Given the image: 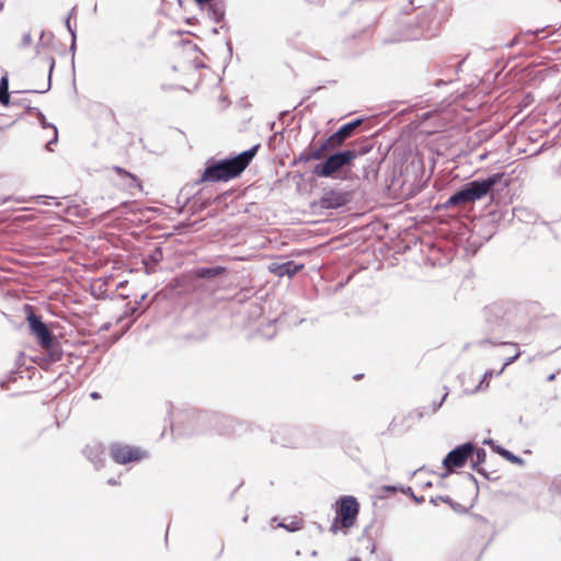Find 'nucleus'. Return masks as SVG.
<instances>
[{"instance_id": "obj_36", "label": "nucleus", "mask_w": 561, "mask_h": 561, "mask_svg": "<svg viewBox=\"0 0 561 561\" xmlns=\"http://www.w3.org/2000/svg\"><path fill=\"white\" fill-rule=\"evenodd\" d=\"M107 483L111 485H116L117 481L115 479H108Z\"/></svg>"}, {"instance_id": "obj_20", "label": "nucleus", "mask_w": 561, "mask_h": 561, "mask_svg": "<svg viewBox=\"0 0 561 561\" xmlns=\"http://www.w3.org/2000/svg\"><path fill=\"white\" fill-rule=\"evenodd\" d=\"M207 14L210 20H213L216 23H219L224 19L225 12L220 7L210 4L208 7Z\"/></svg>"}, {"instance_id": "obj_23", "label": "nucleus", "mask_w": 561, "mask_h": 561, "mask_svg": "<svg viewBox=\"0 0 561 561\" xmlns=\"http://www.w3.org/2000/svg\"><path fill=\"white\" fill-rule=\"evenodd\" d=\"M519 356H520V352L518 351V352H516V354H515V355H513V356H511V357L506 358V359H505V362H504L503 367L500 369V371H497V374H496V375H501V374L504 371V369H505L508 365L513 364V363H514V362H515Z\"/></svg>"}, {"instance_id": "obj_7", "label": "nucleus", "mask_w": 561, "mask_h": 561, "mask_svg": "<svg viewBox=\"0 0 561 561\" xmlns=\"http://www.w3.org/2000/svg\"><path fill=\"white\" fill-rule=\"evenodd\" d=\"M484 318L488 330L492 333H501L512 325V314L506 312L502 306L492 305L485 308Z\"/></svg>"}, {"instance_id": "obj_25", "label": "nucleus", "mask_w": 561, "mask_h": 561, "mask_svg": "<svg viewBox=\"0 0 561 561\" xmlns=\"http://www.w3.org/2000/svg\"><path fill=\"white\" fill-rule=\"evenodd\" d=\"M54 59L50 60V65H49V75H48V81H47V84L44 89L42 90H38L37 92L39 93H44L46 91H48L50 89V76H51V71H53V68H54Z\"/></svg>"}, {"instance_id": "obj_34", "label": "nucleus", "mask_w": 561, "mask_h": 561, "mask_svg": "<svg viewBox=\"0 0 561 561\" xmlns=\"http://www.w3.org/2000/svg\"><path fill=\"white\" fill-rule=\"evenodd\" d=\"M408 491H409V492H412L411 488H408ZM411 494H412V496H413V499H414V501H415V502H417V503H421V502H422V499H421V497L415 496L413 493H411Z\"/></svg>"}, {"instance_id": "obj_28", "label": "nucleus", "mask_w": 561, "mask_h": 561, "mask_svg": "<svg viewBox=\"0 0 561 561\" xmlns=\"http://www.w3.org/2000/svg\"><path fill=\"white\" fill-rule=\"evenodd\" d=\"M65 25H66L67 30L69 31V33L71 34V36H73V34H76V32L70 24V16L66 18Z\"/></svg>"}, {"instance_id": "obj_37", "label": "nucleus", "mask_w": 561, "mask_h": 561, "mask_svg": "<svg viewBox=\"0 0 561 561\" xmlns=\"http://www.w3.org/2000/svg\"><path fill=\"white\" fill-rule=\"evenodd\" d=\"M197 3L199 4H203V3H208L210 2L211 0H195Z\"/></svg>"}, {"instance_id": "obj_29", "label": "nucleus", "mask_w": 561, "mask_h": 561, "mask_svg": "<svg viewBox=\"0 0 561 561\" xmlns=\"http://www.w3.org/2000/svg\"><path fill=\"white\" fill-rule=\"evenodd\" d=\"M0 87L7 88V90L9 91V82H8V79L5 77L1 78Z\"/></svg>"}, {"instance_id": "obj_26", "label": "nucleus", "mask_w": 561, "mask_h": 561, "mask_svg": "<svg viewBox=\"0 0 561 561\" xmlns=\"http://www.w3.org/2000/svg\"><path fill=\"white\" fill-rule=\"evenodd\" d=\"M363 123V118H357L353 122L347 123V127H350L351 131H354L360 124Z\"/></svg>"}, {"instance_id": "obj_33", "label": "nucleus", "mask_w": 561, "mask_h": 561, "mask_svg": "<svg viewBox=\"0 0 561 561\" xmlns=\"http://www.w3.org/2000/svg\"><path fill=\"white\" fill-rule=\"evenodd\" d=\"M483 445H490V446H492L493 449H494V447H496L492 439H484Z\"/></svg>"}, {"instance_id": "obj_35", "label": "nucleus", "mask_w": 561, "mask_h": 561, "mask_svg": "<svg viewBox=\"0 0 561 561\" xmlns=\"http://www.w3.org/2000/svg\"><path fill=\"white\" fill-rule=\"evenodd\" d=\"M90 397H91L92 399L96 400V399H99L101 396H100V393H98V392H92V393L90 394Z\"/></svg>"}, {"instance_id": "obj_8", "label": "nucleus", "mask_w": 561, "mask_h": 561, "mask_svg": "<svg viewBox=\"0 0 561 561\" xmlns=\"http://www.w3.org/2000/svg\"><path fill=\"white\" fill-rule=\"evenodd\" d=\"M472 451V443L461 444L446 455L443 460V465L447 470L461 468L467 462Z\"/></svg>"}, {"instance_id": "obj_3", "label": "nucleus", "mask_w": 561, "mask_h": 561, "mask_svg": "<svg viewBox=\"0 0 561 561\" xmlns=\"http://www.w3.org/2000/svg\"><path fill=\"white\" fill-rule=\"evenodd\" d=\"M370 149V145H364L359 148L335 151L329 154L323 162L317 164L313 173L320 178H335L339 171L351 165L354 159L369 152Z\"/></svg>"}, {"instance_id": "obj_18", "label": "nucleus", "mask_w": 561, "mask_h": 561, "mask_svg": "<svg viewBox=\"0 0 561 561\" xmlns=\"http://www.w3.org/2000/svg\"><path fill=\"white\" fill-rule=\"evenodd\" d=\"M225 272V268L221 266L214 267H201L196 270L195 275L199 278L211 279Z\"/></svg>"}, {"instance_id": "obj_24", "label": "nucleus", "mask_w": 561, "mask_h": 561, "mask_svg": "<svg viewBox=\"0 0 561 561\" xmlns=\"http://www.w3.org/2000/svg\"><path fill=\"white\" fill-rule=\"evenodd\" d=\"M486 344H492V345H496V344H504L503 342H496V341H492V340H489V339H485V340H480L479 342H477V345L478 346H485ZM511 345L517 347V344L516 343H510Z\"/></svg>"}, {"instance_id": "obj_22", "label": "nucleus", "mask_w": 561, "mask_h": 561, "mask_svg": "<svg viewBox=\"0 0 561 561\" xmlns=\"http://www.w3.org/2000/svg\"><path fill=\"white\" fill-rule=\"evenodd\" d=\"M0 103L8 105L10 103V94L7 88L0 87Z\"/></svg>"}, {"instance_id": "obj_11", "label": "nucleus", "mask_w": 561, "mask_h": 561, "mask_svg": "<svg viewBox=\"0 0 561 561\" xmlns=\"http://www.w3.org/2000/svg\"><path fill=\"white\" fill-rule=\"evenodd\" d=\"M445 389V393L444 396L442 397L440 401L439 402H436L434 401L431 405L428 407H422V408H417L413 411H411L409 413V417L410 419H413V420H416V421H420L422 417H424L425 415H432V414H435L439 409L440 407L443 405V403L445 402V400L447 399V396H448V390H447V387H444Z\"/></svg>"}, {"instance_id": "obj_1", "label": "nucleus", "mask_w": 561, "mask_h": 561, "mask_svg": "<svg viewBox=\"0 0 561 561\" xmlns=\"http://www.w3.org/2000/svg\"><path fill=\"white\" fill-rule=\"evenodd\" d=\"M259 148L260 145H255L236 157L209 164L196 181V184L203 182H227L239 176L255 157Z\"/></svg>"}, {"instance_id": "obj_19", "label": "nucleus", "mask_w": 561, "mask_h": 561, "mask_svg": "<svg viewBox=\"0 0 561 561\" xmlns=\"http://www.w3.org/2000/svg\"><path fill=\"white\" fill-rule=\"evenodd\" d=\"M494 450L500 456H502L504 459L508 460L512 463H516V465H523L524 463V460L519 456L514 455L513 453H511L510 450H507V449H505V448H503L501 446L496 445V447H494Z\"/></svg>"}, {"instance_id": "obj_9", "label": "nucleus", "mask_w": 561, "mask_h": 561, "mask_svg": "<svg viewBox=\"0 0 561 561\" xmlns=\"http://www.w3.org/2000/svg\"><path fill=\"white\" fill-rule=\"evenodd\" d=\"M304 268V264L296 263L294 261H286L283 263H271L268 271L278 277L288 276L293 277Z\"/></svg>"}, {"instance_id": "obj_5", "label": "nucleus", "mask_w": 561, "mask_h": 561, "mask_svg": "<svg viewBox=\"0 0 561 561\" xmlns=\"http://www.w3.org/2000/svg\"><path fill=\"white\" fill-rule=\"evenodd\" d=\"M336 504V517L330 527V530L334 534H336L340 528L352 527L359 513V504L356 497L352 495L341 496Z\"/></svg>"}, {"instance_id": "obj_12", "label": "nucleus", "mask_w": 561, "mask_h": 561, "mask_svg": "<svg viewBox=\"0 0 561 561\" xmlns=\"http://www.w3.org/2000/svg\"><path fill=\"white\" fill-rule=\"evenodd\" d=\"M114 171L122 178L124 187L131 194H134L135 191L141 192L142 187L136 175L129 173L121 167H114Z\"/></svg>"}, {"instance_id": "obj_27", "label": "nucleus", "mask_w": 561, "mask_h": 561, "mask_svg": "<svg viewBox=\"0 0 561 561\" xmlns=\"http://www.w3.org/2000/svg\"><path fill=\"white\" fill-rule=\"evenodd\" d=\"M21 44L23 47L30 46L32 44V36L30 33L23 35Z\"/></svg>"}, {"instance_id": "obj_16", "label": "nucleus", "mask_w": 561, "mask_h": 561, "mask_svg": "<svg viewBox=\"0 0 561 561\" xmlns=\"http://www.w3.org/2000/svg\"><path fill=\"white\" fill-rule=\"evenodd\" d=\"M472 468L480 474L486 477V472L483 468H480V465L483 463L486 459V451L483 448L476 447L473 445V451L469 457Z\"/></svg>"}, {"instance_id": "obj_4", "label": "nucleus", "mask_w": 561, "mask_h": 561, "mask_svg": "<svg viewBox=\"0 0 561 561\" xmlns=\"http://www.w3.org/2000/svg\"><path fill=\"white\" fill-rule=\"evenodd\" d=\"M27 310L26 320L28 322L31 334L34 335L42 348L49 352L50 359L57 362L61 358V353L54 350V335L41 319L32 312V307L26 305Z\"/></svg>"}, {"instance_id": "obj_30", "label": "nucleus", "mask_w": 561, "mask_h": 561, "mask_svg": "<svg viewBox=\"0 0 561 561\" xmlns=\"http://www.w3.org/2000/svg\"><path fill=\"white\" fill-rule=\"evenodd\" d=\"M383 489L387 491V492H390V493H394L397 492L398 488L394 486V485H386L383 486Z\"/></svg>"}, {"instance_id": "obj_31", "label": "nucleus", "mask_w": 561, "mask_h": 561, "mask_svg": "<svg viewBox=\"0 0 561 561\" xmlns=\"http://www.w3.org/2000/svg\"><path fill=\"white\" fill-rule=\"evenodd\" d=\"M71 45H70V51L73 54L76 50V34H73Z\"/></svg>"}, {"instance_id": "obj_17", "label": "nucleus", "mask_w": 561, "mask_h": 561, "mask_svg": "<svg viewBox=\"0 0 561 561\" xmlns=\"http://www.w3.org/2000/svg\"><path fill=\"white\" fill-rule=\"evenodd\" d=\"M334 146L328 144V138L317 148L306 153V160H321L328 152L335 151Z\"/></svg>"}, {"instance_id": "obj_39", "label": "nucleus", "mask_w": 561, "mask_h": 561, "mask_svg": "<svg viewBox=\"0 0 561 561\" xmlns=\"http://www.w3.org/2000/svg\"><path fill=\"white\" fill-rule=\"evenodd\" d=\"M75 12H76V7H73V8L70 10V12H69V15H68V16H70V18H71V16L73 15V13H75Z\"/></svg>"}, {"instance_id": "obj_21", "label": "nucleus", "mask_w": 561, "mask_h": 561, "mask_svg": "<svg viewBox=\"0 0 561 561\" xmlns=\"http://www.w3.org/2000/svg\"><path fill=\"white\" fill-rule=\"evenodd\" d=\"M494 375L493 370H486L477 388L473 390V392L482 391L489 388V379Z\"/></svg>"}, {"instance_id": "obj_6", "label": "nucleus", "mask_w": 561, "mask_h": 561, "mask_svg": "<svg viewBox=\"0 0 561 561\" xmlns=\"http://www.w3.org/2000/svg\"><path fill=\"white\" fill-rule=\"evenodd\" d=\"M110 456L118 465L139 462L148 457V453L139 447L113 443L110 446Z\"/></svg>"}, {"instance_id": "obj_10", "label": "nucleus", "mask_w": 561, "mask_h": 561, "mask_svg": "<svg viewBox=\"0 0 561 561\" xmlns=\"http://www.w3.org/2000/svg\"><path fill=\"white\" fill-rule=\"evenodd\" d=\"M84 455L94 465L95 469H101L105 463V449L100 443H92L84 448Z\"/></svg>"}, {"instance_id": "obj_38", "label": "nucleus", "mask_w": 561, "mask_h": 561, "mask_svg": "<svg viewBox=\"0 0 561 561\" xmlns=\"http://www.w3.org/2000/svg\"><path fill=\"white\" fill-rule=\"evenodd\" d=\"M554 378H556V375L551 374V375L548 376L547 380L548 381H552V380H554Z\"/></svg>"}, {"instance_id": "obj_32", "label": "nucleus", "mask_w": 561, "mask_h": 561, "mask_svg": "<svg viewBox=\"0 0 561 561\" xmlns=\"http://www.w3.org/2000/svg\"><path fill=\"white\" fill-rule=\"evenodd\" d=\"M438 499H439L442 502H444V503H448V504H450V503H451V500H450V497H449V496H439Z\"/></svg>"}, {"instance_id": "obj_15", "label": "nucleus", "mask_w": 561, "mask_h": 561, "mask_svg": "<svg viewBox=\"0 0 561 561\" xmlns=\"http://www.w3.org/2000/svg\"><path fill=\"white\" fill-rule=\"evenodd\" d=\"M28 112L30 113H34L36 115V117H37V119H38V122H39V124L42 125L43 128H48L49 127V128L53 129V134H54L53 135V139L49 140L47 142V145H46V149L51 151L53 150L51 149V145L56 144L58 141V130H57V127L46 121L45 115L43 114V112L39 108H37V107H28Z\"/></svg>"}, {"instance_id": "obj_40", "label": "nucleus", "mask_w": 561, "mask_h": 561, "mask_svg": "<svg viewBox=\"0 0 561 561\" xmlns=\"http://www.w3.org/2000/svg\"><path fill=\"white\" fill-rule=\"evenodd\" d=\"M280 526L289 529L290 531H294L295 529H297L296 527L295 528H289L288 526H285V525H280Z\"/></svg>"}, {"instance_id": "obj_42", "label": "nucleus", "mask_w": 561, "mask_h": 561, "mask_svg": "<svg viewBox=\"0 0 561 561\" xmlns=\"http://www.w3.org/2000/svg\"><path fill=\"white\" fill-rule=\"evenodd\" d=\"M351 561H360V560H359V559H357V558H354V559H352Z\"/></svg>"}, {"instance_id": "obj_41", "label": "nucleus", "mask_w": 561, "mask_h": 561, "mask_svg": "<svg viewBox=\"0 0 561 561\" xmlns=\"http://www.w3.org/2000/svg\"><path fill=\"white\" fill-rule=\"evenodd\" d=\"M515 43H516V38H514L508 46L512 47Z\"/></svg>"}, {"instance_id": "obj_13", "label": "nucleus", "mask_w": 561, "mask_h": 561, "mask_svg": "<svg viewBox=\"0 0 561 561\" xmlns=\"http://www.w3.org/2000/svg\"><path fill=\"white\" fill-rule=\"evenodd\" d=\"M348 201L347 194L342 192L331 191L325 193L322 198V204L327 208H339L344 206Z\"/></svg>"}, {"instance_id": "obj_14", "label": "nucleus", "mask_w": 561, "mask_h": 561, "mask_svg": "<svg viewBox=\"0 0 561 561\" xmlns=\"http://www.w3.org/2000/svg\"><path fill=\"white\" fill-rule=\"evenodd\" d=\"M354 131H351L350 127L344 124L335 133L328 137V144L334 146V148L337 150L344 145L346 139L352 137Z\"/></svg>"}, {"instance_id": "obj_2", "label": "nucleus", "mask_w": 561, "mask_h": 561, "mask_svg": "<svg viewBox=\"0 0 561 561\" xmlns=\"http://www.w3.org/2000/svg\"><path fill=\"white\" fill-rule=\"evenodd\" d=\"M503 178L504 173H494L485 179L468 182L446 201L445 207L450 208L467 205L483 198L492 192L496 184L502 182Z\"/></svg>"}]
</instances>
